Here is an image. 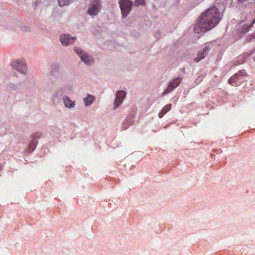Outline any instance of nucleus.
I'll return each mask as SVG.
<instances>
[{
    "instance_id": "nucleus-1",
    "label": "nucleus",
    "mask_w": 255,
    "mask_h": 255,
    "mask_svg": "<svg viewBox=\"0 0 255 255\" xmlns=\"http://www.w3.org/2000/svg\"><path fill=\"white\" fill-rule=\"evenodd\" d=\"M222 15L216 6H212L199 17L194 28L195 33H205L214 27L221 20Z\"/></svg>"
},
{
    "instance_id": "nucleus-2",
    "label": "nucleus",
    "mask_w": 255,
    "mask_h": 255,
    "mask_svg": "<svg viewBox=\"0 0 255 255\" xmlns=\"http://www.w3.org/2000/svg\"><path fill=\"white\" fill-rule=\"evenodd\" d=\"M248 75L245 70H242L234 74L228 80V82L233 86L237 87L242 83L245 77Z\"/></svg>"
},
{
    "instance_id": "nucleus-3",
    "label": "nucleus",
    "mask_w": 255,
    "mask_h": 255,
    "mask_svg": "<svg viewBox=\"0 0 255 255\" xmlns=\"http://www.w3.org/2000/svg\"><path fill=\"white\" fill-rule=\"evenodd\" d=\"M74 51L85 64H91L96 62L92 56L88 54L86 51L83 50L81 48L75 47Z\"/></svg>"
},
{
    "instance_id": "nucleus-4",
    "label": "nucleus",
    "mask_w": 255,
    "mask_h": 255,
    "mask_svg": "<svg viewBox=\"0 0 255 255\" xmlns=\"http://www.w3.org/2000/svg\"><path fill=\"white\" fill-rule=\"evenodd\" d=\"M101 8V0H91L89 4L88 13L90 15H96L100 11Z\"/></svg>"
},
{
    "instance_id": "nucleus-5",
    "label": "nucleus",
    "mask_w": 255,
    "mask_h": 255,
    "mask_svg": "<svg viewBox=\"0 0 255 255\" xmlns=\"http://www.w3.org/2000/svg\"><path fill=\"white\" fill-rule=\"evenodd\" d=\"M119 2L122 15L126 17L131 9L132 2L128 0H120Z\"/></svg>"
},
{
    "instance_id": "nucleus-6",
    "label": "nucleus",
    "mask_w": 255,
    "mask_h": 255,
    "mask_svg": "<svg viewBox=\"0 0 255 255\" xmlns=\"http://www.w3.org/2000/svg\"><path fill=\"white\" fill-rule=\"evenodd\" d=\"M182 77H177L173 79L172 81H171L169 83V85L167 86L166 89H165L163 93V95L167 94L171 92L172 90L175 89L176 87L179 86L180 85L181 81L182 80Z\"/></svg>"
},
{
    "instance_id": "nucleus-7",
    "label": "nucleus",
    "mask_w": 255,
    "mask_h": 255,
    "mask_svg": "<svg viewBox=\"0 0 255 255\" xmlns=\"http://www.w3.org/2000/svg\"><path fill=\"white\" fill-rule=\"evenodd\" d=\"M255 22V20H254L251 24L242 23L241 25L238 26L237 30V33L240 37H242L245 34L250 30V28L252 26Z\"/></svg>"
},
{
    "instance_id": "nucleus-8",
    "label": "nucleus",
    "mask_w": 255,
    "mask_h": 255,
    "mask_svg": "<svg viewBox=\"0 0 255 255\" xmlns=\"http://www.w3.org/2000/svg\"><path fill=\"white\" fill-rule=\"evenodd\" d=\"M126 96V92L125 91H118L116 94V99L114 105L115 108H118L123 102Z\"/></svg>"
},
{
    "instance_id": "nucleus-9",
    "label": "nucleus",
    "mask_w": 255,
    "mask_h": 255,
    "mask_svg": "<svg viewBox=\"0 0 255 255\" xmlns=\"http://www.w3.org/2000/svg\"><path fill=\"white\" fill-rule=\"evenodd\" d=\"M75 40V37H71L69 34H63L60 36V41L62 45L67 46L73 43Z\"/></svg>"
},
{
    "instance_id": "nucleus-10",
    "label": "nucleus",
    "mask_w": 255,
    "mask_h": 255,
    "mask_svg": "<svg viewBox=\"0 0 255 255\" xmlns=\"http://www.w3.org/2000/svg\"><path fill=\"white\" fill-rule=\"evenodd\" d=\"M210 49V48L209 47V46H207V45L205 46L203 49V51H202L200 53H199V54L197 55V57L194 59V61H195L196 62H198L200 60L205 58V55H207Z\"/></svg>"
},
{
    "instance_id": "nucleus-11",
    "label": "nucleus",
    "mask_w": 255,
    "mask_h": 255,
    "mask_svg": "<svg viewBox=\"0 0 255 255\" xmlns=\"http://www.w3.org/2000/svg\"><path fill=\"white\" fill-rule=\"evenodd\" d=\"M63 101L65 106L68 108H73L75 105V102L71 101V99L68 97L63 98Z\"/></svg>"
},
{
    "instance_id": "nucleus-12",
    "label": "nucleus",
    "mask_w": 255,
    "mask_h": 255,
    "mask_svg": "<svg viewBox=\"0 0 255 255\" xmlns=\"http://www.w3.org/2000/svg\"><path fill=\"white\" fill-rule=\"evenodd\" d=\"M13 68L22 73H25L27 71L26 65H13Z\"/></svg>"
},
{
    "instance_id": "nucleus-13",
    "label": "nucleus",
    "mask_w": 255,
    "mask_h": 255,
    "mask_svg": "<svg viewBox=\"0 0 255 255\" xmlns=\"http://www.w3.org/2000/svg\"><path fill=\"white\" fill-rule=\"evenodd\" d=\"M38 141L33 139V140L29 144L28 151L31 152L35 149Z\"/></svg>"
},
{
    "instance_id": "nucleus-14",
    "label": "nucleus",
    "mask_w": 255,
    "mask_h": 255,
    "mask_svg": "<svg viewBox=\"0 0 255 255\" xmlns=\"http://www.w3.org/2000/svg\"><path fill=\"white\" fill-rule=\"evenodd\" d=\"M84 100L86 106H89L92 104L94 101V97L92 96L88 95L86 98H84Z\"/></svg>"
},
{
    "instance_id": "nucleus-15",
    "label": "nucleus",
    "mask_w": 255,
    "mask_h": 255,
    "mask_svg": "<svg viewBox=\"0 0 255 255\" xmlns=\"http://www.w3.org/2000/svg\"><path fill=\"white\" fill-rule=\"evenodd\" d=\"M73 0H58V4L60 6H63L70 3Z\"/></svg>"
},
{
    "instance_id": "nucleus-16",
    "label": "nucleus",
    "mask_w": 255,
    "mask_h": 255,
    "mask_svg": "<svg viewBox=\"0 0 255 255\" xmlns=\"http://www.w3.org/2000/svg\"><path fill=\"white\" fill-rule=\"evenodd\" d=\"M172 105L171 104H167L162 109V111L166 114L167 112L169 111L171 109Z\"/></svg>"
},
{
    "instance_id": "nucleus-17",
    "label": "nucleus",
    "mask_w": 255,
    "mask_h": 255,
    "mask_svg": "<svg viewBox=\"0 0 255 255\" xmlns=\"http://www.w3.org/2000/svg\"><path fill=\"white\" fill-rule=\"evenodd\" d=\"M239 3L247 5L249 3H252L254 0H237Z\"/></svg>"
},
{
    "instance_id": "nucleus-18",
    "label": "nucleus",
    "mask_w": 255,
    "mask_h": 255,
    "mask_svg": "<svg viewBox=\"0 0 255 255\" xmlns=\"http://www.w3.org/2000/svg\"><path fill=\"white\" fill-rule=\"evenodd\" d=\"M41 135L42 133L40 132H37L33 135V139L36 140V139L39 138Z\"/></svg>"
},
{
    "instance_id": "nucleus-19",
    "label": "nucleus",
    "mask_w": 255,
    "mask_h": 255,
    "mask_svg": "<svg viewBox=\"0 0 255 255\" xmlns=\"http://www.w3.org/2000/svg\"><path fill=\"white\" fill-rule=\"evenodd\" d=\"M13 64H25L26 63V61L24 60V59H16V60L13 61Z\"/></svg>"
},
{
    "instance_id": "nucleus-20",
    "label": "nucleus",
    "mask_w": 255,
    "mask_h": 255,
    "mask_svg": "<svg viewBox=\"0 0 255 255\" xmlns=\"http://www.w3.org/2000/svg\"><path fill=\"white\" fill-rule=\"evenodd\" d=\"M144 0H135V5L138 6L139 5H143L144 4Z\"/></svg>"
},
{
    "instance_id": "nucleus-21",
    "label": "nucleus",
    "mask_w": 255,
    "mask_h": 255,
    "mask_svg": "<svg viewBox=\"0 0 255 255\" xmlns=\"http://www.w3.org/2000/svg\"><path fill=\"white\" fill-rule=\"evenodd\" d=\"M22 30L25 32H29L30 31V28L28 26H23L21 27Z\"/></svg>"
},
{
    "instance_id": "nucleus-22",
    "label": "nucleus",
    "mask_w": 255,
    "mask_h": 255,
    "mask_svg": "<svg viewBox=\"0 0 255 255\" xmlns=\"http://www.w3.org/2000/svg\"><path fill=\"white\" fill-rule=\"evenodd\" d=\"M126 122L129 123L130 126L132 125L133 123V120L130 118H127L126 120Z\"/></svg>"
},
{
    "instance_id": "nucleus-23",
    "label": "nucleus",
    "mask_w": 255,
    "mask_h": 255,
    "mask_svg": "<svg viewBox=\"0 0 255 255\" xmlns=\"http://www.w3.org/2000/svg\"><path fill=\"white\" fill-rule=\"evenodd\" d=\"M164 114H165L161 110L158 114L159 118H161Z\"/></svg>"
},
{
    "instance_id": "nucleus-24",
    "label": "nucleus",
    "mask_w": 255,
    "mask_h": 255,
    "mask_svg": "<svg viewBox=\"0 0 255 255\" xmlns=\"http://www.w3.org/2000/svg\"><path fill=\"white\" fill-rule=\"evenodd\" d=\"M253 39H255V33L250 36V38L248 39V40L250 41Z\"/></svg>"
},
{
    "instance_id": "nucleus-25",
    "label": "nucleus",
    "mask_w": 255,
    "mask_h": 255,
    "mask_svg": "<svg viewBox=\"0 0 255 255\" xmlns=\"http://www.w3.org/2000/svg\"><path fill=\"white\" fill-rule=\"evenodd\" d=\"M248 62V60H247V59L246 58H245V59L244 60V61H243V62H244V63H246V62Z\"/></svg>"
},
{
    "instance_id": "nucleus-26",
    "label": "nucleus",
    "mask_w": 255,
    "mask_h": 255,
    "mask_svg": "<svg viewBox=\"0 0 255 255\" xmlns=\"http://www.w3.org/2000/svg\"><path fill=\"white\" fill-rule=\"evenodd\" d=\"M254 61L255 62V56L253 57Z\"/></svg>"
},
{
    "instance_id": "nucleus-27",
    "label": "nucleus",
    "mask_w": 255,
    "mask_h": 255,
    "mask_svg": "<svg viewBox=\"0 0 255 255\" xmlns=\"http://www.w3.org/2000/svg\"><path fill=\"white\" fill-rule=\"evenodd\" d=\"M124 128H128V127L127 126V127H125Z\"/></svg>"
}]
</instances>
